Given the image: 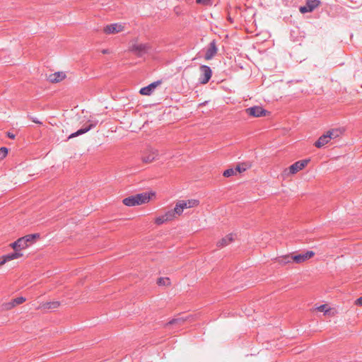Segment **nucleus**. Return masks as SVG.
<instances>
[{
  "instance_id": "nucleus-1",
  "label": "nucleus",
  "mask_w": 362,
  "mask_h": 362,
  "mask_svg": "<svg viewBox=\"0 0 362 362\" xmlns=\"http://www.w3.org/2000/svg\"><path fill=\"white\" fill-rule=\"evenodd\" d=\"M153 192H142L132 195L124 198L122 203L127 206H134L147 203L150 201L151 196H153Z\"/></svg>"
},
{
  "instance_id": "nucleus-2",
  "label": "nucleus",
  "mask_w": 362,
  "mask_h": 362,
  "mask_svg": "<svg viewBox=\"0 0 362 362\" xmlns=\"http://www.w3.org/2000/svg\"><path fill=\"white\" fill-rule=\"evenodd\" d=\"M40 236V235L39 233L26 235L12 243L11 246L14 250H16L17 248L21 251V250L27 248L35 239L39 238Z\"/></svg>"
},
{
  "instance_id": "nucleus-3",
  "label": "nucleus",
  "mask_w": 362,
  "mask_h": 362,
  "mask_svg": "<svg viewBox=\"0 0 362 362\" xmlns=\"http://www.w3.org/2000/svg\"><path fill=\"white\" fill-rule=\"evenodd\" d=\"M98 121H97V120H89L88 124H85L82 128H81L78 130H77L76 132L71 134L69 136L68 139L78 136L80 135H82V134L88 132L90 129L95 127L96 125L98 124Z\"/></svg>"
},
{
  "instance_id": "nucleus-4",
  "label": "nucleus",
  "mask_w": 362,
  "mask_h": 362,
  "mask_svg": "<svg viewBox=\"0 0 362 362\" xmlns=\"http://www.w3.org/2000/svg\"><path fill=\"white\" fill-rule=\"evenodd\" d=\"M321 4L320 0H307L305 6H301L299 11L301 13H306L313 11Z\"/></svg>"
},
{
  "instance_id": "nucleus-5",
  "label": "nucleus",
  "mask_w": 362,
  "mask_h": 362,
  "mask_svg": "<svg viewBox=\"0 0 362 362\" xmlns=\"http://www.w3.org/2000/svg\"><path fill=\"white\" fill-rule=\"evenodd\" d=\"M199 69L202 74L199 78V81L201 84H206L211 78L212 71L211 68L207 65H202L200 66Z\"/></svg>"
},
{
  "instance_id": "nucleus-6",
  "label": "nucleus",
  "mask_w": 362,
  "mask_h": 362,
  "mask_svg": "<svg viewBox=\"0 0 362 362\" xmlns=\"http://www.w3.org/2000/svg\"><path fill=\"white\" fill-rule=\"evenodd\" d=\"M245 112L250 116L254 117H260L265 116L267 111L260 106L255 105L247 108Z\"/></svg>"
},
{
  "instance_id": "nucleus-7",
  "label": "nucleus",
  "mask_w": 362,
  "mask_h": 362,
  "mask_svg": "<svg viewBox=\"0 0 362 362\" xmlns=\"http://www.w3.org/2000/svg\"><path fill=\"white\" fill-rule=\"evenodd\" d=\"M151 47L148 44H135L132 47V51L134 52L138 57H141L147 53Z\"/></svg>"
},
{
  "instance_id": "nucleus-8",
  "label": "nucleus",
  "mask_w": 362,
  "mask_h": 362,
  "mask_svg": "<svg viewBox=\"0 0 362 362\" xmlns=\"http://www.w3.org/2000/svg\"><path fill=\"white\" fill-rule=\"evenodd\" d=\"M309 161V159H304L295 162L289 167V173L291 174L297 173L298 171L303 169L308 165Z\"/></svg>"
},
{
  "instance_id": "nucleus-9",
  "label": "nucleus",
  "mask_w": 362,
  "mask_h": 362,
  "mask_svg": "<svg viewBox=\"0 0 362 362\" xmlns=\"http://www.w3.org/2000/svg\"><path fill=\"white\" fill-rule=\"evenodd\" d=\"M315 255L313 251H307L305 252L293 255V262L296 263H302L313 257Z\"/></svg>"
},
{
  "instance_id": "nucleus-10",
  "label": "nucleus",
  "mask_w": 362,
  "mask_h": 362,
  "mask_svg": "<svg viewBox=\"0 0 362 362\" xmlns=\"http://www.w3.org/2000/svg\"><path fill=\"white\" fill-rule=\"evenodd\" d=\"M217 51L216 42L214 40L209 43L208 48L206 49L204 59L206 60L211 59L216 54Z\"/></svg>"
},
{
  "instance_id": "nucleus-11",
  "label": "nucleus",
  "mask_w": 362,
  "mask_h": 362,
  "mask_svg": "<svg viewBox=\"0 0 362 362\" xmlns=\"http://www.w3.org/2000/svg\"><path fill=\"white\" fill-rule=\"evenodd\" d=\"M161 83V81H154L149 85L143 87L140 89L139 93L143 95H151L155 90L156 87Z\"/></svg>"
},
{
  "instance_id": "nucleus-12",
  "label": "nucleus",
  "mask_w": 362,
  "mask_h": 362,
  "mask_svg": "<svg viewBox=\"0 0 362 362\" xmlns=\"http://www.w3.org/2000/svg\"><path fill=\"white\" fill-rule=\"evenodd\" d=\"M124 30V26L119 23H112L107 25L104 28L103 31L106 34H115L118 33Z\"/></svg>"
},
{
  "instance_id": "nucleus-13",
  "label": "nucleus",
  "mask_w": 362,
  "mask_h": 362,
  "mask_svg": "<svg viewBox=\"0 0 362 362\" xmlns=\"http://www.w3.org/2000/svg\"><path fill=\"white\" fill-rule=\"evenodd\" d=\"M329 139V134H327V133L322 134L320 138L315 142V146L320 148L322 146H324L325 144H327Z\"/></svg>"
},
{
  "instance_id": "nucleus-14",
  "label": "nucleus",
  "mask_w": 362,
  "mask_h": 362,
  "mask_svg": "<svg viewBox=\"0 0 362 362\" xmlns=\"http://www.w3.org/2000/svg\"><path fill=\"white\" fill-rule=\"evenodd\" d=\"M66 74L64 72H55L54 74H50L48 79L52 83H58L65 78Z\"/></svg>"
},
{
  "instance_id": "nucleus-15",
  "label": "nucleus",
  "mask_w": 362,
  "mask_h": 362,
  "mask_svg": "<svg viewBox=\"0 0 362 362\" xmlns=\"http://www.w3.org/2000/svg\"><path fill=\"white\" fill-rule=\"evenodd\" d=\"M233 240V234H228L226 237L221 238L218 243L217 246L218 247H223L226 245H228L229 243H230Z\"/></svg>"
},
{
  "instance_id": "nucleus-16",
  "label": "nucleus",
  "mask_w": 362,
  "mask_h": 362,
  "mask_svg": "<svg viewBox=\"0 0 362 362\" xmlns=\"http://www.w3.org/2000/svg\"><path fill=\"white\" fill-rule=\"evenodd\" d=\"M158 156V151L151 150V153L148 156H145L142 158V161L146 163L153 162L156 158Z\"/></svg>"
},
{
  "instance_id": "nucleus-17",
  "label": "nucleus",
  "mask_w": 362,
  "mask_h": 362,
  "mask_svg": "<svg viewBox=\"0 0 362 362\" xmlns=\"http://www.w3.org/2000/svg\"><path fill=\"white\" fill-rule=\"evenodd\" d=\"M186 208H188L187 201H180L175 204L174 210L177 215H180Z\"/></svg>"
},
{
  "instance_id": "nucleus-18",
  "label": "nucleus",
  "mask_w": 362,
  "mask_h": 362,
  "mask_svg": "<svg viewBox=\"0 0 362 362\" xmlns=\"http://www.w3.org/2000/svg\"><path fill=\"white\" fill-rule=\"evenodd\" d=\"M7 261H11L15 259H18L23 256V253L21 252V251L16 248V250H14L13 252L7 254L5 255Z\"/></svg>"
},
{
  "instance_id": "nucleus-19",
  "label": "nucleus",
  "mask_w": 362,
  "mask_h": 362,
  "mask_svg": "<svg viewBox=\"0 0 362 362\" xmlns=\"http://www.w3.org/2000/svg\"><path fill=\"white\" fill-rule=\"evenodd\" d=\"M60 305L59 301H51L44 304L43 308L48 310H54L57 308Z\"/></svg>"
},
{
  "instance_id": "nucleus-20",
  "label": "nucleus",
  "mask_w": 362,
  "mask_h": 362,
  "mask_svg": "<svg viewBox=\"0 0 362 362\" xmlns=\"http://www.w3.org/2000/svg\"><path fill=\"white\" fill-rule=\"evenodd\" d=\"M186 320L183 317H177L173 318L171 320H170L168 323L165 324V327H168L170 325H181Z\"/></svg>"
},
{
  "instance_id": "nucleus-21",
  "label": "nucleus",
  "mask_w": 362,
  "mask_h": 362,
  "mask_svg": "<svg viewBox=\"0 0 362 362\" xmlns=\"http://www.w3.org/2000/svg\"><path fill=\"white\" fill-rule=\"evenodd\" d=\"M158 286H168L170 284V280L169 278L160 277L157 280Z\"/></svg>"
},
{
  "instance_id": "nucleus-22",
  "label": "nucleus",
  "mask_w": 362,
  "mask_h": 362,
  "mask_svg": "<svg viewBox=\"0 0 362 362\" xmlns=\"http://www.w3.org/2000/svg\"><path fill=\"white\" fill-rule=\"evenodd\" d=\"M327 134H329V139H335L339 136L340 132L338 129H332L326 132Z\"/></svg>"
},
{
  "instance_id": "nucleus-23",
  "label": "nucleus",
  "mask_w": 362,
  "mask_h": 362,
  "mask_svg": "<svg viewBox=\"0 0 362 362\" xmlns=\"http://www.w3.org/2000/svg\"><path fill=\"white\" fill-rule=\"evenodd\" d=\"M293 255H285V256H282L281 257V259H280V262L284 264H288V263H290L291 262H293Z\"/></svg>"
},
{
  "instance_id": "nucleus-24",
  "label": "nucleus",
  "mask_w": 362,
  "mask_h": 362,
  "mask_svg": "<svg viewBox=\"0 0 362 362\" xmlns=\"http://www.w3.org/2000/svg\"><path fill=\"white\" fill-rule=\"evenodd\" d=\"M176 212L175 211V210H170V211H167L165 214H164V216L165 218H166V221H170L172 219H173V218L175 217V216Z\"/></svg>"
},
{
  "instance_id": "nucleus-25",
  "label": "nucleus",
  "mask_w": 362,
  "mask_h": 362,
  "mask_svg": "<svg viewBox=\"0 0 362 362\" xmlns=\"http://www.w3.org/2000/svg\"><path fill=\"white\" fill-rule=\"evenodd\" d=\"M8 149L6 147L0 148V160H3L8 154Z\"/></svg>"
},
{
  "instance_id": "nucleus-26",
  "label": "nucleus",
  "mask_w": 362,
  "mask_h": 362,
  "mask_svg": "<svg viewBox=\"0 0 362 362\" xmlns=\"http://www.w3.org/2000/svg\"><path fill=\"white\" fill-rule=\"evenodd\" d=\"M235 170L233 168H228L223 172V175L224 177H228L235 175Z\"/></svg>"
},
{
  "instance_id": "nucleus-27",
  "label": "nucleus",
  "mask_w": 362,
  "mask_h": 362,
  "mask_svg": "<svg viewBox=\"0 0 362 362\" xmlns=\"http://www.w3.org/2000/svg\"><path fill=\"white\" fill-rule=\"evenodd\" d=\"M166 221H166V218H165L164 215L157 217L155 220V223L157 225L163 224Z\"/></svg>"
},
{
  "instance_id": "nucleus-28",
  "label": "nucleus",
  "mask_w": 362,
  "mask_h": 362,
  "mask_svg": "<svg viewBox=\"0 0 362 362\" xmlns=\"http://www.w3.org/2000/svg\"><path fill=\"white\" fill-rule=\"evenodd\" d=\"M15 305H20L25 301V298L23 296L16 298L13 299Z\"/></svg>"
},
{
  "instance_id": "nucleus-29",
  "label": "nucleus",
  "mask_w": 362,
  "mask_h": 362,
  "mask_svg": "<svg viewBox=\"0 0 362 362\" xmlns=\"http://www.w3.org/2000/svg\"><path fill=\"white\" fill-rule=\"evenodd\" d=\"M16 305L13 301V300L8 303H4L3 305V308L4 310H10L13 308H14Z\"/></svg>"
},
{
  "instance_id": "nucleus-30",
  "label": "nucleus",
  "mask_w": 362,
  "mask_h": 362,
  "mask_svg": "<svg viewBox=\"0 0 362 362\" xmlns=\"http://www.w3.org/2000/svg\"><path fill=\"white\" fill-rule=\"evenodd\" d=\"M187 202V207L190 208V207L194 206V204L196 203H197L198 202L197 200L192 199V200H188Z\"/></svg>"
},
{
  "instance_id": "nucleus-31",
  "label": "nucleus",
  "mask_w": 362,
  "mask_h": 362,
  "mask_svg": "<svg viewBox=\"0 0 362 362\" xmlns=\"http://www.w3.org/2000/svg\"><path fill=\"white\" fill-rule=\"evenodd\" d=\"M7 262L8 261H7L5 255H3L2 257H0V266L4 264Z\"/></svg>"
},
{
  "instance_id": "nucleus-32",
  "label": "nucleus",
  "mask_w": 362,
  "mask_h": 362,
  "mask_svg": "<svg viewBox=\"0 0 362 362\" xmlns=\"http://www.w3.org/2000/svg\"><path fill=\"white\" fill-rule=\"evenodd\" d=\"M318 310L320 312H327V305H321L317 308Z\"/></svg>"
},
{
  "instance_id": "nucleus-33",
  "label": "nucleus",
  "mask_w": 362,
  "mask_h": 362,
  "mask_svg": "<svg viewBox=\"0 0 362 362\" xmlns=\"http://www.w3.org/2000/svg\"><path fill=\"white\" fill-rule=\"evenodd\" d=\"M234 170H235V172L242 173V172L245 171L246 170V168H241L240 165H237Z\"/></svg>"
},
{
  "instance_id": "nucleus-34",
  "label": "nucleus",
  "mask_w": 362,
  "mask_h": 362,
  "mask_svg": "<svg viewBox=\"0 0 362 362\" xmlns=\"http://www.w3.org/2000/svg\"><path fill=\"white\" fill-rule=\"evenodd\" d=\"M211 0H196L198 4H208Z\"/></svg>"
},
{
  "instance_id": "nucleus-35",
  "label": "nucleus",
  "mask_w": 362,
  "mask_h": 362,
  "mask_svg": "<svg viewBox=\"0 0 362 362\" xmlns=\"http://www.w3.org/2000/svg\"><path fill=\"white\" fill-rule=\"evenodd\" d=\"M6 135L8 138L11 139H14L16 138V134L11 132H8L6 133Z\"/></svg>"
},
{
  "instance_id": "nucleus-36",
  "label": "nucleus",
  "mask_w": 362,
  "mask_h": 362,
  "mask_svg": "<svg viewBox=\"0 0 362 362\" xmlns=\"http://www.w3.org/2000/svg\"><path fill=\"white\" fill-rule=\"evenodd\" d=\"M356 305H362V296L357 298V300H356Z\"/></svg>"
},
{
  "instance_id": "nucleus-37",
  "label": "nucleus",
  "mask_w": 362,
  "mask_h": 362,
  "mask_svg": "<svg viewBox=\"0 0 362 362\" xmlns=\"http://www.w3.org/2000/svg\"><path fill=\"white\" fill-rule=\"evenodd\" d=\"M32 120L33 122L35 123H37V124H42L41 122H40L37 118H32Z\"/></svg>"
}]
</instances>
